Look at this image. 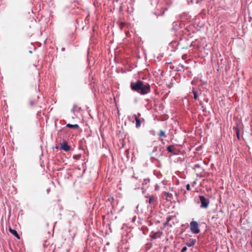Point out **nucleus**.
Returning <instances> with one entry per match:
<instances>
[{
    "label": "nucleus",
    "instance_id": "obj_18",
    "mask_svg": "<svg viewBox=\"0 0 252 252\" xmlns=\"http://www.w3.org/2000/svg\"><path fill=\"white\" fill-rule=\"evenodd\" d=\"M175 149L173 146L170 145L167 147V150L170 153H174L173 150Z\"/></svg>",
    "mask_w": 252,
    "mask_h": 252
},
{
    "label": "nucleus",
    "instance_id": "obj_17",
    "mask_svg": "<svg viewBox=\"0 0 252 252\" xmlns=\"http://www.w3.org/2000/svg\"><path fill=\"white\" fill-rule=\"evenodd\" d=\"M199 197L201 203V207L204 208L205 207V197L204 196H200Z\"/></svg>",
    "mask_w": 252,
    "mask_h": 252
},
{
    "label": "nucleus",
    "instance_id": "obj_21",
    "mask_svg": "<svg viewBox=\"0 0 252 252\" xmlns=\"http://www.w3.org/2000/svg\"><path fill=\"white\" fill-rule=\"evenodd\" d=\"M165 194L166 197H168V198H172V194L171 193L165 192Z\"/></svg>",
    "mask_w": 252,
    "mask_h": 252
},
{
    "label": "nucleus",
    "instance_id": "obj_30",
    "mask_svg": "<svg viewBox=\"0 0 252 252\" xmlns=\"http://www.w3.org/2000/svg\"><path fill=\"white\" fill-rule=\"evenodd\" d=\"M202 1H203V0H196V3H200Z\"/></svg>",
    "mask_w": 252,
    "mask_h": 252
},
{
    "label": "nucleus",
    "instance_id": "obj_22",
    "mask_svg": "<svg viewBox=\"0 0 252 252\" xmlns=\"http://www.w3.org/2000/svg\"><path fill=\"white\" fill-rule=\"evenodd\" d=\"M171 218H172V217L171 216H169L168 217V218H167V221L165 223V224H167L168 223V222L170 221V220H171Z\"/></svg>",
    "mask_w": 252,
    "mask_h": 252
},
{
    "label": "nucleus",
    "instance_id": "obj_16",
    "mask_svg": "<svg viewBox=\"0 0 252 252\" xmlns=\"http://www.w3.org/2000/svg\"><path fill=\"white\" fill-rule=\"evenodd\" d=\"M66 127L70 128H74V129H78L79 127V126L77 124L75 125H71L70 124H68L66 125Z\"/></svg>",
    "mask_w": 252,
    "mask_h": 252
},
{
    "label": "nucleus",
    "instance_id": "obj_24",
    "mask_svg": "<svg viewBox=\"0 0 252 252\" xmlns=\"http://www.w3.org/2000/svg\"><path fill=\"white\" fill-rule=\"evenodd\" d=\"M239 132H240V130L239 129H237V131H236V134H237V137L238 138V139H239Z\"/></svg>",
    "mask_w": 252,
    "mask_h": 252
},
{
    "label": "nucleus",
    "instance_id": "obj_32",
    "mask_svg": "<svg viewBox=\"0 0 252 252\" xmlns=\"http://www.w3.org/2000/svg\"><path fill=\"white\" fill-rule=\"evenodd\" d=\"M89 55H90V49H89V53H88Z\"/></svg>",
    "mask_w": 252,
    "mask_h": 252
},
{
    "label": "nucleus",
    "instance_id": "obj_8",
    "mask_svg": "<svg viewBox=\"0 0 252 252\" xmlns=\"http://www.w3.org/2000/svg\"><path fill=\"white\" fill-rule=\"evenodd\" d=\"M183 28V25L180 22V21H175L173 23V29L175 31H178L182 29Z\"/></svg>",
    "mask_w": 252,
    "mask_h": 252
},
{
    "label": "nucleus",
    "instance_id": "obj_9",
    "mask_svg": "<svg viewBox=\"0 0 252 252\" xmlns=\"http://www.w3.org/2000/svg\"><path fill=\"white\" fill-rule=\"evenodd\" d=\"M204 47L202 46L201 47H196L194 48V52L197 53L198 54L199 57H203L204 55Z\"/></svg>",
    "mask_w": 252,
    "mask_h": 252
},
{
    "label": "nucleus",
    "instance_id": "obj_10",
    "mask_svg": "<svg viewBox=\"0 0 252 252\" xmlns=\"http://www.w3.org/2000/svg\"><path fill=\"white\" fill-rule=\"evenodd\" d=\"M140 115H141L140 114L138 113L137 115H134L133 116V117H134V119L136 121L135 126H136V128L139 127L141 126V120H140V119L139 118V117L140 116Z\"/></svg>",
    "mask_w": 252,
    "mask_h": 252
},
{
    "label": "nucleus",
    "instance_id": "obj_33",
    "mask_svg": "<svg viewBox=\"0 0 252 252\" xmlns=\"http://www.w3.org/2000/svg\"><path fill=\"white\" fill-rule=\"evenodd\" d=\"M64 49H64V48H63L62 49V51H64Z\"/></svg>",
    "mask_w": 252,
    "mask_h": 252
},
{
    "label": "nucleus",
    "instance_id": "obj_4",
    "mask_svg": "<svg viewBox=\"0 0 252 252\" xmlns=\"http://www.w3.org/2000/svg\"><path fill=\"white\" fill-rule=\"evenodd\" d=\"M194 24L200 28L204 27L205 25V20L202 13H200L195 18Z\"/></svg>",
    "mask_w": 252,
    "mask_h": 252
},
{
    "label": "nucleus",
    "instance_id": "obj_14",
    "mask_svg": "<svg viewBox=\"0 0 252 252\" xmlns=\"http://www.w3.org/2000/svg\"><path fill=\"white\" fill-rule=\"evenodd\" d=\"M9 231L11 234H12L14 236H15L17 238H18L19 239L20 238V236L19 235V234H18V233L16 230L12 229L11 227H10L9 228Z\"/></svg>",
    "mask_w": 252,
    "mask_h": 252
},
{
    "label": "nucleus",
    "instance_id": "obj_13",
    "mask_svg": "<svg viewBox=\"0 0 252 252\" xmlns=\"http://www.w3.org/2000/svg\"><path fill=\"white\" fill-rule=\"evenodd\" d=\"M158 150L157 147H155L153 151L152 155L154 158H157L160 157L162 156V152L160 154H157L156 152Z\"/></svg>",
    "mask_w": 252,
    "mask_h": 252
},
{
    "label": "nucleus",
    "instance_id": "obj_23",
    "mask_svg": "<svg viewBox=\"0 0 252 252\" xmlns=\"http://www.w3.org/2000/svg\"><path fill=\"white\" fill-rule=\"evenodd\" d=\"M187 250V247H184L181 250V252H185Z\"/></svg>",
    "mask_w": 252,
    "mask_h": 252
},
{
    "label": "nucleus",
    "instance_id": "obj_1",
    "mask_svg": "<svg viewBox=\"0 0 252 252\" xmlns=\"http://www.w3.org/2000/svg\"><path fill=\"white\" fill-rule=\"evenodd\" d=\"M171 4L170 0H151V5L153 13L157 16H161Z\"/></svg>",
    "mask_w": 252,
    "mask_h": 252
},
{
    "label": "nucleus",
    "instance_id": "obj_20",
    "mask_svg": "<svg viewBox=\"0 0 252 252\" xmlns=\"http://www.w3.org/2000/svg\"><path fill=\"white\" fill-rule=\"evenodd\" d=\"M192 93L193 94V95H194V99H197V98H198V95H197V93L196 91H195L194 90H193L192 91Z\"/></svg>",
    "mask_w": 252,
    "mask_h": 252
},
{
    "label": "nucleus",
    "instance_id": "obj_6",
    "mask_svg": "<svg viewBox=\"0 0 252 252\" xmlns=\"http://www.w3.org/2000/svg\"><path fill=\"white\" fill-rule=\"evenodd\" d=\"M170 68L178 71H181L184 69L182 64H170Z\"/></svg>",
    "mask_w": 252,
    "mask_h": 252
},
{
    "label": "nucleus",
    "instance_id": "obj_7",
    "mask_svg": "<svg viewBox=\"0 0 252 252\" xmlns=\"http://www.w3.org/2000/svg\"><path fill=\"white\" fill-rule=\"evenodd\" d=\"M180 32H182L183 34L189 35L191 32H193V30L189 27V26L187 25L183 30H180Z\"/></svg>",
    "mask_w": 252,
    "mask_h": 252
},
{
    "label": "nucleus",
    "instance_id": "obj_25",
    "mask_svg": "<svg viewBox=\"0 0 252 252\" xmlns=\"http://www.w3.org/2000/svg\"><path fill=\"white\" fill-rule=\"evenodd\" d=\"M188 57V55L187 54H185L182 56V58L183 60H186Z\"/></svg>",
    "mask_w": 252,
    "mask_h": 252
},
{
    "label": "nucleus",
    "instance_id": "obj_19",
    "mask_svg": "<svg viewBox=\"0 0 252 252\" xmlns=\"http://www.w3.org/2000/svg\"><path fill=\"white\" fill-rule=\"evenodd\" d=\"M159 137H164L165 136V132L162 130L160 131V132L158 134Z\"/></svg>",
    "mask_w": 252,
    "mask_h": 252
},
{
    "label": "nucleus",
    "instance_id": "obj_2",
    "mask_svg": "<svg viewBox=\"0 0 252 252\" xmlns=\"http://www.w3.org/2000/svg\"><path fill=\"white\" fill-rule=\"evenodd\" d=\"M130 87L132 91L142 95L147 94L150 92V85L148 83H144L140 80H138L135 83H131Z\"/></svg>",
    "mask_w": 252,
    "mask_h": 252
},
{
    "label": "nucleus",
    "instance_id": "obj_28",
    "mask_svg": "<svg viewBox=\"0 0 252 252\" xmlns=\"http://www.w3.org/2000/svg\"><path fill=\"white\" fill-rule=\"evenodd\" d=\"M251 240L250 241V245H251V247H252V230L251 231Z\"/></svg>",
    "mask_w": 252,
    "mask_h": 252
},
{
    "label": "nucleus",
    "instance_id": "obj_15",
    "mask_svg": "<svg viewBox=\"0 0 252 252\" xmlns=\"http://www.w3.org/2000/svg\"><path fill=\"white\" fill-rule=\"evenodd\" d=\"M147 198L148 197L146 196ZM155 201V197L154 195H151L149 197V200H146L147 203H149V204H153Z\"/></svg>",
    "mask_w": 252,
    "mask_h": 252
},
{
    "label": "nucleus",
    "instance_id": "obj_11",
    "mask_svg": "<svg viewBox=\"0 0 252 252\" xmlns=\"http://www.w3.org/2000/svg\"><path fill=\"white\" fill-rule=\"evenodd\" d=\"M61 148L65 152H68L70 149V146L68 145L66 141L61 144Z\"/></svg>",
    "mask_w": 252,
    "mask_h": 252
},
{
    "label": "nucleus",
    "instance_id": "obj_27",
    "mask_svg": "<svg viewBox=\"0 0 252 252\" xmlns=\"http://www.w3.org/2000/svg\"><path fill=\"white\" fill-rule=\"evenodd\" d=\"M194 245V242H191L189 244H187V245L188 246H189V247H191V246H192Z\"/></svg>",
    "mask_w": 252,
    "mask_h": 252
},
{
    "label": "nucleus",
    "instance_id": "obj_5",
    "mask_svg": "<svg viewBox=\"0 0 252 252\" xmlns=\"http://www.w3.org/2000/svg\"><path fill=\"white\" fill-rule=\"evenodd\" d=\"M190 230L193 233H198L200 232L198 223L195 221L190 222Z\"/></svg>",
    "mask_w": 252,
    "mask_h": 252
},
{
    "label": "nucleus",
    "instance_id": "obj_29",
    "mask_svg": "<svg viewBox=\"0 0 252 252\" xmlns=\"http://www.w3.org/2000/svg\"><path fill=\"white\" fill-rule=\"evenodd\" d=\"M209 203V200L206 199V208H207Z\"/></svg>",
    "mask_w": 252,
    "mask_h": 252
},
{
    "label": "nucleus",
    "instance_id": "obj_3",
    "mask_svg": "<svg viewBox=\"0 0 252 252\" xmlns=\"http://www.w3.org/2000/svg\"><path fill=\"white\" fill-rule=\"evenodd\" d=\"M191 17L187 13H183L179 15L178 20L184 26H186V22L188 23L190 21Z\"/></svg>",
    "mask_w": 252,
    "mask_h": 252
},
{
    "label": "nucleus",
    "instance_id": "obj_26",
    "mask_svg": "<svg viewBox=\"0 0 252 252\" xmlns=\"http://www.w3.org/2000/svg\"><path fill=\"white\" fill-rule=\"evenodd\" d=\"M186 189L188 190H189L190 189V185L189 184H187V186H186Z\"/></svg>",
    "mask_w": 252,
    "mask_h": 252
},
{
    "label": "nucleus",
    "instance_id": "obj_12",
    "mask_svg": "<svg viewBox=\"0 0 252 252\" xmlns=\"http://www.w3.org/2000/svg\"><path fill=\"white\" fill-rule=\"evenodd\" d=\"M162 234V233L161 232H160V231H158L156 232H152L150 236L151 237V238H152L153 239H157L158 238L160 237Z\"/></svg>",
    "mask_w": 252,
    "mask_h": 252
},
{
    "label": "nucleus",
    "instance_id": "obj_31",
    "mask_svg": "<svg viewBox=\"0 0 252 252\" xmlns=\"http://www.w3.org/2000/svg\"><path fill=\"white\" fill-rule=\"evenodd\" d=\"M30 104L31 106H32L33 105V103L32 102H31Z\"/></svg>",
    "mask_w": 252,
    "mask_h": 252
}]
</instances>
